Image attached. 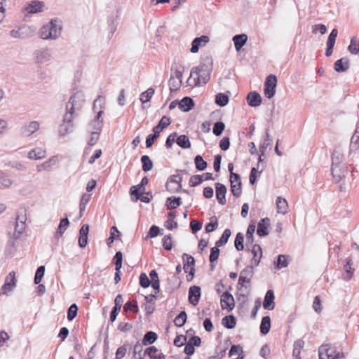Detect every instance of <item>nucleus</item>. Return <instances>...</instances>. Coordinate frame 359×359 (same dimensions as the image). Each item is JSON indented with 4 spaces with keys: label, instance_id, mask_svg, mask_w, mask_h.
<instances>
[{
    "label": "nucleus",
    "instance_id": "aec40b11",
    "mask_svg": "<svg viewBox=\"0 0 359 359\" xmlns=\"http://www.w3.org/2000/svg\"><path fill=\"white\" fill-rule=\"evenodd\" d=\"M346 165L332 166V175L336 182H340L347 174Z\"/></svg>",
    "mask_w": 359,
    "mask_h": 359
},
{
    "label": "nucleus",
    "instance_id": "774afa93",
    "mask_svg": "<svg viewBox=\"0 0 359 359\" xmlns=\"http://www.w3.org/2000/svg\"><path fill=\"white\" fill-rule=\"evenodd\" d=\"M224 128H225V125L223 122H222V121L216 122L213 127V133L216 136H219L222 133Z\"/></svg>",
    "mask_w": 359,
    "mask_h": 359
},
{
    "label": "nucleus",
    "instance_id": "3c124183",
    "mask_svg": "<svg viewBox=\"0 0 359 359\" xmlns=\"http://www.w3.org/2000/svg\"><path fill=\"white\" fill-rule=\"evenodd\" d=\"M130 194L135 196L136 200L139 199V196L143 195L145 192V187H140V184H137L136 186H133L130 188Z\"/></svg>",
    "mask_w": 359,
    "mask_h": 359
},
{
    "label": "nucleus",
    "instance_id": "6e6552de",
    "mask_svg": "<svg viewBox=\"0 0 359 359\" xmlns=\"http://www.w3.org/2000/svg\"><path fill=\"white\" fill-rule=\"evenodd\" d=\"M33 56L34 62L39 65L46 64L51 60V54L48 48L35 50Z\"/></svg>",
    "mask_w": 359,
    "mask_h": 359
},
{
    "label": "nucleus",
    "instance_id": "13d9d810",
    "mask_svg": "<svg viewBox=\"0 0 359 359\" xmlns=\"http://www.w3.org/2000/svg\"><path fill=\"white\" fill-rule=\"evenodd\" d=\"M182 86V81L178 80L174 78L172 75H171L169 80V87L171 92L176 91L180 88Z\"/></svg>",
    "mask_w": 359,
    "mask_h": 359
},
{
    "label": "nucleus",
    "instance_id": "f3484780",
    "mask_svg": "<svg viewBox=\"0 0 359 359\" xmlns=\"http://www.w3.org/2000/svg\"><path fill=\"white\" fill-rule=\"evenodd\" d=\"M336 352V348L330 344H323L318 348L319 359H330Z\"/></svg>",
    "mask_w": 359,
    "mask_h": 359
},
{
    "label": "nucleus",
    "instance_id": "09e8293b",
    "mask_svg": "<svg viewBox=\"0 0 359 359\" xmlns=\"http://www.w3.org/2000/svg\"><path fill=\"white\" fill-rule=\"evenodd\" d=\"M154 89L153 88H148L146 91L143 92L140 95V100L142 103L149 102L153 95L154 94Z\"/></svg>",
    "mask_w": 359,
    "mask_h": 359
},
{
    "label": "nucleus",
    "instance_id": "412c9836",
    "mask_svg": "<svg viewBox=\"0 0 359 359\" xmlns=\"http://www.w3.org/2000/svg\"><path fill=\"white\" fill-rule=\"evenodd\" d=\"M215 185L216 189V198L218 203L221 205L226 204V187L224 184L219 182L215 183Z\"/></svg>",
    "mask_w": 359,
    "mask_h": 359
},
{
    "label": "nucleus",
    "instance_id": "6e6d98bb",
    "mask_svg": "<svg viewBox=\"0 0 359 359\" xmlns=\"http://www.w3.org/2000/svg\"><path fill=\"white\" fill-rule=\"evenodd\" d=\"M244 236L242 233L239 232L236 234L234 245L238 251H241L244 249L243 245Z\"/></svg>",
    "mask_w": 359,
    "mask_h": 359
},
{
    "label": "nucleus",
    "instance_id": "f704fd0d",
    "mask_svg": "<svg viewBox=\"0 0 359 359\" xmlns=\"http://www.w3.org/2000/svg\"><path fill=\"white\" fill-rule=\"evenodd\" d=\"M277 210L278 213L285 215L287 212L288 204L285 198L278 197L276 201Z\"/></svg>",
    "mask_w": 359,
    "mask_h": 359
},
{
    "label": "nucleus",
    "instance_id": "680f3d73",
    "mask_svg": "<svg viewBox=\"0 0 359 359\" xmlns=\"http://www.w3.org/2000/svg\"><path fill=\"white\" fill-rule=\"evenodd\" d=\"M217 226L218 222L217 217L214 216L210 218V222L205 226V229L207 233H210L217 229Z\"/></svg>",
    "mask_w": 359,
    "mask_h": 359
},
{
    "label": "nucleus",
    "instance_id": "2f4dec72",
    "mask_svg": "<svg viewBox=\"0 0 359 359\" xmlns=\"http://www.w3.org/2000/svg\"><path fill=\"white\" fill-rule=\"evenodd\" d=\"M57 163V157L53 156L49 158L48 161L43 162V163L38 165L36 166V170L38 172H41L43 170H50L52 166L55 165Z\"/></svg>",
    "mask_w": 359,
    "mask_h": 359
},
{
    "label": "nucleus",
    "instance_id": "39448f33",
    "mask_svg": "<svg viewBox=\"0 0 359 359\" xmlns=\"http://www.w3.org/2000/svg\"><path fill=\"white\" fill-rule=\"evenodd\" d=\"M182 176L180 174H175L170 176L167 180L165 188L171 192H179L182 191Z\"/></svg>",
    "mask_w": 359,
    "mask_h": 359
},
{
    "label": "nucleus",
    "instance_id": "c756f323",
    "mask_svg": "<svg viewBox=\"0 0 359 359\" xmlns=\"http://www.w3.org/2000/svg\"><path fill=\"white\" fill-rule=\"evenodd\" d=\"M46 156V151L40 147L34 148L28 153V158L34 160L44 158Z\"/></svg>",
    "mask_w": 359,
    "mask_h": 359
},
{
    "label": "nucleus",
    "instance_id": "b1692460",
    "mask_svg": "<svg viewBox=\"0 0 359 359\" xmlns=\"http://www.w3.org/2000/svg\"><path fill=\"white\" fill-rule=\"evenodd\" d=\"M350 67V61L347 57H342L334 64V69L337 72H344Z\"/></svg>",
    "mask_w": 359,
    "mask_h": 359
},
{
    "label": "nucleus",
    "instance_id": "052dcab7",
    "mask_svg": "<svg viewBox=\"0 0 359 359\" xmlns=\"http://www.w3.org/2000/svg\"><path fill=\"white\" fill-rule=\"evenodd\" d=\"M78 306L76 304H72L67 311V319L69 321L73 320L77 316Z\"/></svg>",
    "mask_w": 359,
    "mask_h": 359
},
{
    "label": "nucleus",
    "instance_id": "423d86ee",
    "mask_svg": "<svg viewBox=\"0 0 359 359\" xmlns=\"http://www.w3.org/2000/svg\"><path fill=\"white\" fill-rule=\"evenodd\" d=\"M76 116L69 114L65 113L62 123L59 126V134L60 136H65L67 134L72 133L74 128L73 120Z\"/></svg>",
    "mask_w": 359,
    "mask_h": 359
},
{
    "label": "nucleus",
    "instance_id": "7ed1b4c3",
    "mask_svg": "<svg viewBox=\"0 0 359 359\" xmlns=\"http://www.w3.org/2000/svg\"><path fill=\"white\" fill-rule=\"evenodd\" d=\"M85 95L82 91H77L69 98L66 105V113L77 116L85 103Z\"/></svg>",
    "mask_w": 359,
    "mask_h": 359
},
{
    "label": "nucleus",
    "instance_id": "20e7f679",
    "mask_svg": "<svg viewBox=\"0 0 359 359\" xmlns=\"http://www.w3.org/2000/svg\"><path fill=\"white\" fill-rule=\"evenodd\" d=\"M142 344L137 341L133 348V355L135 357L138 355L139 359H144L146 355H148L151 359H165V355L163 353H160L158 355H154V353L158 351V349L155 346H150L142 353Z\"/></svg>",
    "mask_w": 359,
    "mask_h": 359
},
{
    "label": "nucleus",
    "instance_id": "4468645a",
    "mask_svg": "<svg viewBox=\"0 0 359 359\" xmlns=\"http://www.w3.org/2000/svg\"><path fill=\"white\" fill-rule=\"evenodd\" d=\"M220 304L222 309H227L229 311H232L235 306L233 295L227 291L224 292L221 296Z\"/></svg>",
    "mask_w": 359,
    "mask_h": 359
},
{
    "label": "nucleus",
    "instance_id": "de8ad7c7",
    "mask_svg": "<svg viewBox=\"0 0 359 359\" xmlns=\"http://www.w3.org/2000/svg\"><path fill=\"white\" fill-rule=\"evenodd\" d=\"M348 51L353 55L359 53V39L353 37L351 40L350 45L348 46Z\"/></svg>",
    "mask_w": 359,
    "mask_h": 359
},
{
    "label": "nucleus",
    "instance_id": "37998d69",
    "mask_svg": "<svg viewBox=\"0 0 359 359\" xmlns=\"http://www.w3.org/2000/svg\"><path fill=\"white\" fill-rule=\"evenodd\" d=\"M255 231V224H250L248 227L247 232H246V245L247 247L250 245H253L254 243V236L253 233Z\"/></svg>",
    "mask_w": 359,
    "mask_h": 359
},
{
    "label": "nucleus",
    "instance_id": "a19ab883",
    "mask_svg": "<svg viewBox=\"0 0 359 359\" xmlns=\"http://www.w3.org/2000/svg\"><path fill=\"white\" fill-rule=\"evenodd\" d=\"M172 70H174V74L176 79H182L183 73L184 71V67L183 65H177L176 62L172 63Z\"/></svg>",
    "mask_w": 359,
    "mask_h": 359
},
{
    "label": "nucleus",
    "instance_id": "ea45409f",
    "mask_svg": "<svg viewBox=\"0 0 359 359\" xmlns=\"http://www.w3.org/2000/svg\"><path fill=\"white\" fill-rule=\"evenodd\" d=\"M359 148V128H356L351 137L350 143L351 151H355Z\"/></svg>",
    "mask_w": 359,
    "mask_h": 359
},
{
    "label": "nucleus",
    "instance_id": "c85d7f7f",
    "mask_svg": "<svg viewBox=\"0 0 359 359\" xmlns=\"http://www.w3.org/2000/svg\"><path fill=\"white\" fill-rule=\"evenodd\" d=\"M248 36L245 34H236L233 37L235 48L237 51L240 50L246 43Z\"/></svg>",
    "mask_w": 359,
    "mask_h": 359
},
{
    "label": "nucleus",
    "instance_id": "f257e3e1",
    "mask_svg": "<svg viewBox=\"0 0 359 359\" xmlns=\"http://www.w3.org/2000/svg\"><path fill=\"white\" fill-rule=\"evenodd\" d=\"M212 65L213 60L211 57L203 58L198 66L191 69L190 76L187 81V86L194 88L205 85L210 79Z\"/></svg>",
    "mask_w": 359,
    "mask_h": 359
},
{
    "label": "nucleus",
    "instance_id": "603ef678",
    "mask_svg": "<svg viewBox=\"0 0 359 359\" xmlns=\"http://www.w3.org/2000/svg\"><path fill=\"white\" fill-rule=\"evenodd\" d=\"M121 233L118 229L114 226L110 229V236L107 239V244L109 247L111 246L114 239L120 236Z\"/></svg>",
    "mask_w": 359,
    "mask_h": 359
},
{
    "label": "nucleus",
    "instance_id": "c9c22d12",
    "mask_svg": "<svg viewBox=\"0 0 359 359\" xmlns=\"http://www.w3.org/2000/svg\"><path fill=\"white\" fill-rule=\"evenodd\" d=\"M271 328V318L269 316H264L261 321L260 332L262 334H266L270 331Z\"/></svg>",
    "mask_w": 359,
    "mask_h": 359
},
{
    "label": "nucleus",
    "instance_id": "e2e57ef3",
    "mask_svg": "<svg viewBox=\"0 0 359 359\" xmlns=\"http://www.w3.org/2000/svg\"><path fill=\"white\" fill-rule=\"evenodd\" d=\"M45 273V266H40L36 269V271L35 273L34 276V283L36 285L39 284V283L41 281L42 278L44 276Z\"/></svg>",
    "mask_w": 359,
    "mask_h": 359
},
{
    "label": "nucleus",
    "instance_id": "5fc2aeb1",
    "mask_svg": "<svg viewBox=\"0 0 359 359\" xmlns=\"http://www.w3.org/2000/svg\"><path fill=\"white\" fill-rule=\"evenodd\" d=\"M90 194H87L82 195L79 204L80 217L82 216L83 212L86 210V205L90 199Z\"/></svg>",
    "mask_w": 359,
    "mask_h": 359
},
{
    "label": "nucleus",
    "instance_id": "79ce46f5",
    "mask_svg": "<svg viewBox=\"0 0 359 359\" xmlns=\"http://www.w3.org/2000/svg\"><path fill=\"white\" fill-rule=\"evenodd\" d=\"M141 162L142 163V170L144 172L150 171L153 168V162L147 155H143L141 157Z\"/></svg>",
    "mask_w": 359,
    "mask_h": 359
},
{
    "label": "nucleus",
    "instance_id": "6ab92c4d",
    "mask_svg": "<svg viewBox=\"0 0 359 359\" xmlns=\"http://www.w3.org/2000/svg\"><path fill=\"white\" fill-rule=\"evenodd\" d=\"M201 298V287L194 285L189 290V301L193 306H196Z\"/></svg>",
    "mask_w": 359,
    "mask_h": 359
},
{
    "label": "nucleus",
    "instance_id": "a211bd4d",
    "mask_svg": "<svg viewBox=\"0 0 359 359\" xmlns=\"http://www.w3.org/2000/svg\"><path fill=\"white\" fill-rule=\"evenodd\" d=\"M25 221H26V215H18L15 221V232H14V236L18 238H19L25 231Z\"/></svg>",
    "mask_w": 359,
    "mask_h": 359
},
{
    "label": "nucleus",
    "instance_id": "bb28decb",
    "mask_svg": "<svg viewBox=\"0 0 359 359\" xmlns=\"http://www.w3.org/2000/svg\"><path fill=\"white\" fill-rule=\"evenodd\" d=\"M170 118L163 116L157 126L153 128V132L159 137L161 132L170 124Z\"/></svg>",
    "mask_w": 359,
    "mask_h": 359
},
{
    "label": "nucleus",
    "instance_id": "864d4df0",
    "mask_svg": "<svg viewBox=\"0 0 359 359\" xmlns=\"http://www.w3.org/2000/svg\"><path fill=\"white\" fill-rule=\"evenodd\" d=\"M187 313L184 311H181L175 318L174 323L177 327H182L184 325L187 320Z\"/></svg>",
    "mask_w": 359,
    "mask_h": 359
},
{
    "label": "nucleus",
    "instance_id": "ddd939ff",
    "mask_svg": "<svg viewBox=\"0 0 359 359\" xmlns=\"http://www.w3.org/2000/svg\"><path fill=\"white\" fill-rule=\"evenodd\" d=\"M182 258L184 262V266H183L184 272L187 273L188 271L189 267L191 266V269L189 271L190 278H189V276H187V280L190 281L193 279V278L194 276V273H195V269H194L195 259L191 255H189L187 253L183 254Z\"/></svg>",
    "mask_w": 359,
    "mask_h": 359
},
{
    "label": "nucleus",
    "instance_id": "1a4fd4ad",
    "mask_svg": "<svg viewBox=\"0 0 359 359\" xmlns=\"http://www.w3.org/2000/svg\"><path fill=\"white\" fill-rule=\"evenodd\" d=\"M46 10H47V8L45 5V3L39 0H34L30 1L25 8V11L28 14L40 13H43Z\"/></svg>",
    "mask_w": 359,
    "mask_h": 359
},
{
    "label": "nucleus",
    "instance_id": "2eb2a0df",
    "mask_svg": "<svg viewBox=\"0 0 359 359\" xmlns=\"http://www.w3.org/2000/svg\"><path fill=\"white\" fill-rule=\"evenodd\" d=\"M15 286L16 278L15 276V272L11 271L6 278L5 283L1 287V290L4 294H8V293L11 292Z\"/></svg>",
    "mask_w": 359,
    "mask_h": 359
},
{
    "label": "nucleus",
    "instance_id": "e433bc0d",
    "mask_svg": "<svg viewBox=\"0 0 359 359\" xmlns=\"http://www.w3.org/2000/svg\"><path fill=\"white\" fill-rule=\"evenodd\" d=\"M180 197H168L166 200V206L168 210H172L177 208L181 205Z\"/></svg>",
    "mask_w": 359,
    "mask_h": 359
},
{
    "label": "nucleus",
    "instance_id": "72a5a7b5",
    "mask_svg": "<svg viewBox=\"0 0 359 359\" xmlns=\"http://www.w3.org/2000/svg\"><path fill=\"white\" fill-rule=\"evenodd\" d=\"M21 39H27L34 36L36 29L34 27L29 25H23L20 27Z\"/></svg>",
    "mask_w": 359,
    "mask_h": 359
},
{
    "label": "nucleus",
    "instance_id": "338daca9",
    "mask_svg": "<svg viewBox=\"0 0 359 359\" xmlns=\"http://www.w3.org/2000/svg\"><path fill=\"white\" fill-rule=\"evenodd\" d=\"M13 182L8 177L4 174H0V188H8L12 184Z\"/></svg>",
    "mask_w": 359,
    "mask_h": 359
},
{
    "label": "nucleus",
    "instance_id": "473e14b6",
    "mask_svg": "<svg viewBox=\"0 0 359 359\" xmlns=\"http://www.w3.org/2000/svg\"><path fill=\"white\" fill-rule=\"evenodd\" d=\"M158 339V335L156 332L148 331L144 334L142 344L144 346L154 344Z\"/></svg>",
    "mask_w": 359,
    "mask_h": 359
},
{
    "label": "nucleus",
    "instance_id": "c03bdc74",
    "mask_svg": "<svg viewBox=\"0 0 359 359\" xmlns=\"http://www.w3.org/2000/svg\"><path fill=\"white\" fill-rule=\"evenodd\" d=\"M271 144V140L270 138V135L269 134V130H266V137L264 140V142L259 146V151L261 152V155H264L265 151L267 148L270 147Z\"/></svg>",
    "mask_w": 359,
    "mask_h": 359
},
{
    "label": "nucleus",
    "instance_id": "4c0bfd02",
    "mask_svg": "<svg viewBox=\"0 0 359 359\" xmlns=\"http://www.w3.org/2000/svg\"><path fill=\"white\" fill-rule=\"evenodd\" d=\"M176 143L182 149H188L191 147L189 139L186 135H181L179 137L177 136Z\"/></svg>",
    "mask_w": 359,
    "mask_h": 359
},
{
    "label": "nucleus",
    "instance_id": "58836bf2",
    "mask_svg": "<svg viewBox=\"0 0 359 359\" xmlns=\"http://www.w3.org/2000/svg\"><path fill=\"white\" fill-rule=\"evenodd\" d=\"M222 325L227 329H233L236 325V320L233 316H226L222 320Z\"/></svg>",
    "mask_w": 359,
    "mask_h": 359
},
{
    "label": "nucleus",
    "instance_id": "5701e85b",
    "mask_svg": "<svg viewBox=\"0 0 359 359\" xmlns=\"http://www.w3.org/2000/svg\"><path fill=\"white\" fill-rule=\"evenodd\" d=\"M269 219L268 217L260 219L257 224V233L261 236H266L269 234L268 227L269 226Z\"/></svg>",
    "mask_w": 359,
    "mask_h": 359
},
{
    "label": "nucleus",
    "instance_id": "7c9ffc66",
    "mask_svg": "<svg viewBox=\"0 0 359 359\" xmlns=\"http://www.w3.org/2000/svg\"><path fill=\"white\" fill-rule=\"evenodd\" d=\"M194 106V102L192 98L189 97H184L180 102H179V108L183 111H190L193 107Z\"/></svg>",
    "mask_w": 359,
    "mask_h": 359
},
{
    "label": "nucleus",
    "instance_id": "8fccbe9b",
    "mask_svg": "<svg viewBox=\"0 0 359 359\" xmlns=\"http://www.w3.org/2000/svg\"><path fill=\"white\" fill-rule=\"evenodd\" d=\"M196 168L199 171H203L207 168V162L205 161L203 157L200 155L196 156L194 158Z\"/></svg>",
    "mask_w": 359,
    "mask_h": 359
},
{
    "label": "nucleus",
    "instance_id": "f03ea898",
    "mask_svg": "<svg viewBox=\"0 0 359 359\" xmlns=\"http://www.w3.org/2000/svg\"><path fill=\"white\" fill-rule=\"evenodd\" d=\"M62 28V21L57 18H53L40 28L39 35L43 40H57L61 36Z\"/></svg>",
    "mask_w": 359,
    "mask_h": 359
},
{
    "label": "nucleus",
    "instance_id": "49530a36",
    "mask_svg": "<svg viewBox=\"0 0 359 359\" xmlns=\"http://www.w3.org/2000/svg\"><path fill=\"white\" fill-rule=\"evenodd\" d=\"M230 236H231V231H230V229H226L224 231V232H223L222 236L219 238V239L216 241L215 245L217 247H220V246L224 245L228 242V240H229Z\"/></svg>",
    "mask_w": 359,
    "mask_h": 359
},
{
    "label": "nucleus",
    "instance_id": "0e129e2a",
    "mask_svg": "<svg viewBox=\"0 0 359 359\" xmlns=\"http://www.w3.org/2000/svg\"><path fill=\"white\" fill-rule=\"evenodd\" d=\"M114 262L115 264V270L118 271V269H121L123 262V254L121 252H116L114 257Z\"/></svg>",
    "mask_w": 359,
    "mask_h": 359
},
{
    "label": "nucleus",
    "instance_id": "69168bd1",
    "mask_svg": "<svg viewBox=\"0 0 359 359\" xmlns=\"http://www.w3.org/2000/svg\"><path fill=\"white\" fill-rule=\"evenodd\" d=\"M288 265L287 259L285 255H280L278 256L277 262H276V268L280 269L282 268H285Z\"/></svg>",
    "mask_w": 359,
    "mask_h": 359
},
{
    "label": "nucleus",
    "instance_id": "9b49d317",
    "mask_svg": "<svg viewBox=\"0 0 359 359\" xmlns=\"http://www.w3.org/2000/svg\"><path fill=\"white\" fill-rule=\"evenodd\" d=\"M103 114V110L101 109L97 112V115L95 116L94 119L90 121L88 125V131L89 133L92 132H101L103 126V121L102 118V115Z\"/></svg>",
    "mask_w": 359,
    "mask_h": 359
},
{
    "label": "nucleus",
    "instance_id": "4d7b16f0",
    "mask_svg": "<svg viewBox=\"0 0 359 359\" xmlns=\"http://www.w3.org/2000/svg\"><path fill=\"white\" fill-rule=\"evenodd\" d=\"M228 102L229 97L224 93H218L215 97V103L220 107L226 106Z\"/></svg>",
    "mask_w": 359,
    "mask_h": 359
},
{
    "label": "nucleus",
    "instance_id": "bf43d9fd",
    "mask_svg": "<svg viewBox=\"0 0 359 359\" xmlns=\"http://www.w3.org/2000/svg\"><path fill=\"white\" fill-rule=\"evenodd\" d=\"M338 31L336 28L333 29L330 34L328 36V39L327 41V46L334 48L336 39L337 37Z\"/></svg>",
    "mask_w": 359,
    "mask_h": 359
},
{
    "label": "nucleus",
    "instance_id": "9d476101",
    "mask_svg": "<svg viewBox=\"0 0 359 359\" xmlns=\"http://www.w3.org/2000/svg\"><path fill=\"white\" fill-rule=\"evenodd\" d=\"M230 182H231V191L232 194L238 198L241 195V177L237 173H232L230 175Z\"/></svg>",
    "mask_w": 359,
    "mask_h": 359
},
{
    "label": "nucleus",
    "instance_id": "dca6fc26",
    "mask_svg": "<svg viewBox=\"0 0 359 359\" xmlns=\"http://www.w3.org/2000/svg\"><path fill=\"white\" fill-rule=\"evenodd\" d=\"M210 42V38L208 36L202 35L199 37L195 38L191 43V48L190 51L192 53H196L198 52L200 47H204L207 43Z\"/></svg>",
    "mask_w": 359,
    "mask_h": 359
},
{
    "label": "nucleus",
    "instance_id": "0eeeda50",
    "mask_svg": "<svg viewBox=\"0 0 359 359\" xmlns=\"http://www.w3.org/2000/svg\"><path fill=\"white\" fill-rule=\"evenodd\" d=\"M276 86V76L273 74L269 75L266 79L264 88V95L267 98L271 99L274 96Z\"/></svg>",
    "mask_w": 359,
    "mask_h": 359
},
{
    "label": "nucleus",
    "instance_id": "a878e982",
    "mask_svg": "<svg viewBox=\"0 0 359 359\" xmlns=\"http://www.w3.org/2000/svg\"><path fill=\"white\" fill-rule=\"evenodd\" d=\"M247 101L250 107H256L261 104L262 97L258 93L253 91L248 95Z\"/></svg>",
    "mask_w": 359,
    "mask_h": 359
},
{
    "label": "nucleus",
    "instance_id": "f8f14e48",
    "mask_svg": "<svg viewBox=\"0 0 359 359\" xmlns=\"http://www.w3.org/2000/svg\"><path fill=\"white\" fill-rule=\"evenodd\" d=\"M40 128V123L36 121H32L25 123L20 128V134L22 137H29Z\"/></svg>",
    "mask_w": 359,
    "mask_h": 359
},
{
    "label": "nucleus",
    "instance_id": "cd10ccee",
    "mask_svg": "<svg viewBox=\"0 0 359 359\" xmlns=\"http://www.w3.org/2000/svg\"><path fill=\"white\" fill-rule=\"evenodd\" d=\"M345 165L344 163V155L341 151L335 149L332 155V166Z\"/></svg>",
    "mask_w": 359,
    "mask_h": 359
},
{
    "label": "nucleus",
    "instance_id": "393cba45",
    "mask_svg": "<svg viewBox=\"0 0 359 359\" xmlns=\"http://www.w3.org/2000/svg\"><path fill=\"white\" fill-rule=\"evenodd\" d=\"M353 266V261L351 257H348L346 259V264L344 266V269L345 272L343 274V278L346 280H350L353 273L355 269L352 267Z\"/></svg>",
    "mask_w": 359,
    "mask_h": 359
},
{
    "label": "nucleus",
    "instance_id": "4be33fe9",
    "mask_svg": "<svg viewBox=\"0 0 359 359\" xmlns=\"http://www.w3.org/2000/svg\"><path fill=\"white\" fill-rule=\"evenodd\" d=\"M275 295L273 291L269 290L266 292L263 302V307L266 310H273L275 307Z\"/></svg>",
    "mask_w": 359,
    "mask_h": 359
},
{
    "label": "nucleus",
    "instance_id": "a18cd8bd",
    "mask_svg": "<svg viewBox=\"0 0 359 359\" xmlns=\"http://www.w3.org/2000/svg\"><path fill=\"white\" fill-rule=\"evenodd\" d=\"M304 346V341L302 339H298L294 341L293 345V357H300L301 351Z\"/></svg>",
    "mask_w": 359,
    "mask_h": 359
}]
</instances>
